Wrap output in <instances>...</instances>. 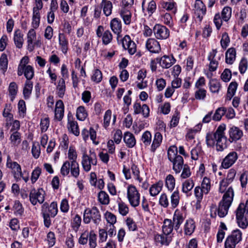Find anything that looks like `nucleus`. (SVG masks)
<instances>
[{
  "mask_svg": "<svg viewBox=\"0 0 248 248\" xmlns=\"http://www.w3.org/2000/svg\"><path fill=\"white\" fill-rule=\"evenodd\" d=\"M78 157V155L74 147L70 146L68 153V158L70 162H76Z\"/></svg>",
  "mask_w": 248,
  "mask_h": 248,
  "instance_id": "nucleus-51",
  "label": "nucleus"
},
{
  "mask_svg": "<svg viewBox=\"0 0 248 248\" xmlns=\"http://www.w3.org/2000/svg\"><path fill=\"white\" fill-rule=\"evenodd\" d=\"M101 220V216L99 209L93 206L92 208H87L83 214V222L89 224L91 221L95 225H98Z\"/></svg>",
  "mask_w": 248,
  "mask_h": 248,
  "instance_id": "nucleus-5",
  "label": "nucleus"
},
{
  "mask_svg": "<svg viewBox=\"0 0 248 248\" xmlns=\"http://www.w3.org/2000/svg\"><path fill=\"white\" fill-rule=\"evenodd\" d=\"M56 89L58 96L61 98H63L66 90L65 82L63 78L59 79Z\"/></svg>",
  "mask_w": 248,
  "mask_h": 248,
  "instance_id": "nucleus-28",
  "label": "nucleus"
},
{
  "mask_svg": "<svg viewBox=\"0 0 248 248\" xmlns=\"http://www.w3.org/2000/svg\"><path fill=\"white\" fill-rule=\"evenodd\" d=\"M234 197V191L232 187H230L223 196L222 199L219 203L217 214L220 217H223L228 214L229 208L232 204Z\"/></svg>",
  "mask_w": 248,
  "mask_h": 248,
  "instance_id": "nucleus-2",
  "label": "nucleus"
},
{
  "mask_svg": "<svg viewBox=\"0 0 248 248\" xmlns=\"http://www.w3.org/2000/svg\"><path fill=\"white\" fill-rule=\"evenodd\" d=\"M14 40L15 44L17 48H21L22 47L24 42L23 35L19 30L15 31Z\"/></svg>",
  "mask_w": 248,
  "mask_h": 248,
  "instance_id": "nucleus-25",
  "label": "nucleus"
},
{
  "mask_svg": "<svg viewBox=\"0 0 248 248\" xmlns=\"http://www.w3.org/2000/svg\"><path fill=\"white\" fill-rule=\"evenodd\" d=\"M57 204L52 202L49 205L45 202L41 207V214L43 217L44 224L46 227L48 228L51 225V218L54 217L58 213Z\"/></svg>",
  "mask_w": 248,
  "mask_h": 248,
  "instance_id": "nucleus-3",
  "label": "nucleus"
},
{
  "mask_svg": "<svg viewBox=\"0 0 248 248\" xmlns=\"http://www.w3.org/2000/svg\"><path fill=\"white\" fill-rule=\"evenodd\" d=\"M8 62L6 54L2 53L0 57V66L3 73H5L7 69Z\"/></svg>",
  "mask_w": 248,
  "mask_h": 248,
  "instance_id": "nucleus-52",
  "label": "nucleus"
},
{
  "mask_svg": "<svg viewBox=\"0 0 248 248\" xmlns=\"http://www.w3.org/2000/svg\"><path fill=\"white\" fill-rule=\"evenodd\" d=\"M32 87V82L31 81H26L23 91V93L25 99H28L30 98V95L31 93Z\"/></svg>",
  "mask_w": 248,
  "mask_h": 248,
  "instance_id": "nucleus-35",
  "label": "nucleus"
},
{
  "mask_svg": "<svg viewBox=\"0 0 248 248\" xmlns=\"http://www.w3.org/2000/svg\"><path fill=\"white\" fill-rule=\"evenodd\" d=\"M45 191L43 188H39L37 190L32 189L30 193V201L33 205H36L38 202L42 204L45 201Z\"/></svg>",
  "mask_w": 248,
  "mask_h": 248,
  "instance_id": "nucleus-9",
  "label": "nucleus"
},
{
  "mask_svg": "<svg viewBox=\"0 0 248 248\" xmlns=\"http://www.w3.org/2000/svg\"><path fill=\"white\" fill-rule=\"evenodd\" d=\"M231 15V8L229 7H225L222 11L221 17L224 21H227L230 18Z\"/></svg>",
  "mask_w": 248,
  "mask_h": 248,
  "instance_id": "nucleus-53",
  "label": "nucleus"
},
{
  "mask_svg": "<svg viewBox=\"0 0 248 248\" xmlns=\"http://www.w3.org/2000/svg\"><path fill=\"white\" fill-rule=\"evenodd\" d=\"M201 188L203 191L204 193H208L211 188L210 180L208 178L206 177L203 178Z\"/></svg>",
  "mask_w": 248,
  "mask_h": 248,
  "instance_id": "nucleus-50",
  "label": "nucleus"
},
{
  "mask_svg": "<svg viewBox=\"0 0 248 248\" xmlns=\"http://www.w3.org/2000/svg\"><path fill=\"white\" fill-rule=\"evenodd\" d=\"M162 140V136L159 132L155 133L153 143L151 145V151L154 152L157 148L161 144Z\"/></svg>",
  "mask_w": 248,
  "mask_h": 248,
  "instance_id": "nucleus-31",
  "label": "nucleus"
},
{
  "mask_svg": "<svg viewBox=\"0 0 248 248\" xmlns=\"http://www.w3.org/2000/svg\"><path fill=\"white\" fill-rule=\"evenodd\" d=\"M102 79V74L99 69H95L92 76V80L96 83H99Z\"/></svg>",
  "mask_w": 248,
  "mask_h": 248,
  "instance_id": "nucleus-60",
  "label": "nucleus"
},
{
  "mask_svg": "<svg viewBox=\"0 0 248 248\" xmlns=\"http://www.w3.org/2000/svg\"><path fill=\"white\" fill-rule=\"evenodd\" d=\"M105 218L108 223L113 225L116 222V217L111 212L107 211L105 214Z\"/></svg>",
  "mask_w": 248,
  "mask_h": 248,
  "instance_id": "nucleus-59",
  "label": "nucleus"
},
{
  "mask_svg": "<svg viewBox=\"0 0 248 248\" xmlns=\"http://www.w3.org/2000/svg\"><path fill=\"white\" fill-rule=\"evenodd\" d=\"M228 133L229 141L231 143L240 140L243 136V131L235 126H233L229 129Z\"/></svg>",
  "mask_w": 248,
  "mask_h": 248,
  "instance_id": "nucleus-12",
  "label": "nucleus"
},
{
  "mask_svg": "<svg viewBox=\"0 0 248 248\" xmlns=\"http://www.w3.org/2000/svg\"><path fill=\"white\" fill-rule=\"evenodd\" d=\"M173 227H174V226L172 221L169 219H165L163 222L162 232L165 235H170Z\"/></svg>",
  "mask_w": 248,
  "mask_h": 248,
  "instance_id": "nucleus-24",
  "label": "nucleus"
},
{
  "mask_svg": "<svg viewBox=\"0 0 248 248\" xmlns=\"http://www.w3.org/2000/svg\"><path fill=\"white\" fill-rule=\"evenodd\" d=\"M113 36L111 32L109 30H106L104 31L102 36V43L104 45H108L110 43L112 40Z\"/></svg>",
  "mask_w": 248,
  "mask_h": 248,
  "instance_id": "nucleus-44",
  "label": "nucleus"
},
{
  "mask_svg": "<svg viewBox=\"0 0 248 248\" xmlns=\"http://www.w3.org/2000/svg\"><path fill=\"white\" fill-rule=\"evenodd\" d=\"M230 42V37L227 33L224 32L222 35V38L220 40L221 47L223 49H226L229 46Z\"/></svg>",
  "mask_w": 248,
  "mask_h": 248,
  "instance_id": "nucleus-58",
  "label": "nucleus"
},
{
  "mask_svg": "<svg viewBox=\"0 0 248 248\" xmlns=\"http://www.w3.org/2000/svg\"><path fill=\"white\" fill-rule=\"evenodd\" d=\"M179 201V192L178 190L174 191L170 196V208L171 209L175 208L178 205Z\"/></svg>",
  "mask_w": 248,
  "mask_h": 248,
  "instance_id": "nucleus-34",
  "label": "nucleus"
},
{
  "mask_svg": "<svg viewBox=\"0 0 248 248\" xmlns=\"http://www.w3.org/2000/svg\"><path fill=\"white\" fill-rule=\"evenodd\" d=\"M152 136L151 133L146 131L142 135L141 140L145 145H148L151 143Z\"/></svg>",
  "mask_w": 248,
  "mask_h": 248,
  "instance_id": "nucleus-63",
  "label": "nucleus"
},
{
  "mask_svg": "<svg viewBox=\"0 0 248 248\" xmlns=\"http://www.w3.org/2000/svg\"><path fill=\"white\" fill-rule=\"evenodd\" d=\"M163 182L159 181L152 186L150 188V193L152 196H156L162 190Z\"/></svg>",
  "mask_w": 248,
  "mask_h": 248,
  "instance_id": "nucleus-30",
  "label": "nucleus"
},
{
  "mask_svg": "<svg viewBox=\"0 0 248 248\" xmlns=\"http://www.w3.org/2000/svg\"><path fill=\"white\" fill-rule=\"evenodd\" d=\"M68 127L69 130H70L75 136H78L79 135V130L77 122H69L68 124Z\"/></svg>",
  "mask_w": 248,
  "mask_h": 248,
  "instance_id": "nucleus-46",
  "label": "nucleus"
},
{
  "mask_svg": "<svg viewBox=\"0 0 248 248\" xmlns=\"http://www.w3.org/2000/svg\"><path fill=\"white\" fill-rule=\"evenodd\" d=\"M8 90L9 95L11 96V100L13 101L17 92V86L16 83L15 82H11L9 85Z\"/></svg>",
  "mask_w": 248,
  "mask_h": 248,
  "instance_id": "nucleus-49",
  "label": "nucleus"
},
{
  "mask_svg": "<svg viewBox=\"0 0 248 248\" xmlns=\"http://www.w3.org/2000/svg\"><path fill=\"white\" fill-rule=\"evenodd\" d=\"M184 218L180 212H175L173 217V224L175 230L177 231L180 225L184 221Z\"/></svg>",
  "mask_w": 248,
  "mask_h": 248,
  "instance_id": "nucleus-27",
  "label": "nucleus"
},
{
  "mask_svg": "<svg viewBox=\"0 0 248 248\" xmlns=\"http://www.w3.org/2000/svg\"><path fill=\"white\" fill-rule=\"evenodd\" d=\"M159 204L164 208H167L169 205V201L166 194H161L159 199Z\"/></svg>",
  "mask_w": 248,
  "mask_h": 248,
  "instance_id": "nucleus-57",
  "label": "nucleus"
},
{
  "mask_svg": "<svg viewBox=\"0 0 248 248\" xmlns=\"http://www.w3.org/2000/svg\"><path fill=\"white\" fill-rule=\"evenodd\" d=\"M210 89L213 93H218L220 88V82L216 79H212L209 82Z\"/></svg>",
  "mask_w": 248,
  "mask_h": 248,
  "instance_id": "nucleus-45",
  "label": "nucleus"
},
{
  "mask_svg": "<svg viewBox=\"0 0 248 248\" xmlns=\"http://www.w3.org/2000/svg\"><path fill=\"white\" fill-rule=\"evenodd\" d=\"M13 209L15 214L16 215L21 216L23 213L24 209L21 203L18 201H16L15 202Z\"/></svg>",
  "mask_w": 248,
  "mask_h": 248,
  "instance_id": "nucleus-56",
  "label": "nucleus"
},
{
  "mask_svg": "<svg viewBox=\"0 0 248 248\" xmlns=\"http://www.w3.org/2000/svg\"><path fill=\"white\" fill-rule=\"evenodd\" d=\"M127 197L133 206H137L140 203V196L136 188L133 186H130L127 190Z\"/></svg>",
  "mask_w": 248,
  "mask_h": 248,
  "instance_id": "nucleus-11",
  "label": "nucleus"
},
{
  "mask_svg": "<svg viewBox=\"0 0 248 248\" xmlns=\"http://www.w3.org/2000/svg\"><path fill=\"white\" fill-rule=\"evenodd\" d=\"M226 108L224 107L217 108L212 117V120L215 121H219L222 117L226 113Z\"/></svg>",
  "mask_w": 248,
  "mask_h": 248,
  "instance_id": "nucleus-38",
  "label": "nucleus"
},
{
  "mask_svg": "<svg viewBox=\"0 0 248 248\" xmlns=\"http://www.w3.org/2000/svg\"><path fill=\"white\" fill-rule=\"evenodd\" d=\"M98 199L99 202L102 204L108 205L109 203V196L104 191H101L99 192L98 194Z\"/></svg>",
  "mask_w": 248,
  "mask_h": 248,
  "instance_id": "nucleus-42",
  "label": "nucleus"
},
{
  "mask_svg": "<svg viewBox=\"0 0 248 248\" xmlns=\"http://www.w3.org/2000/svg\"><path fill=\"white\" fill-rule=\"evenodd\" d=\"M110 26L113 32L117 35V40H118L119 38L121 37L120 33L122 31L121 21L116 18H113L110 22Z\"/></svg>",
  "mask_w": 248,
  "mask_h": 248,
  "instance_id": "nucleus-18",
  "label": "nucleus"
},
{
  "mask_svg": "<svg viewBox=\"0 0 248 248\" xmlns=\"http://www.w3.org/2000/svg\"><path fill=\"white\" fill-rule=\"evenodd\" d=\"M178 150L176 146H171L168 150V157L170 161L173 160L174 158L178 156L177 154Z\"/></svg>",
  "mask_w": 248,
  "mask_h": 248,
  "instance_id": "nucleus-47",
  "label": "nucleus"
},
{
  "mask_svg": "<svg viewBox=\"0 0 248 248\" xmlns=\"http://www.w3.org/2000/svg\"><path fill=\"white\" fill-rule=\"evenodd\" d=\"M59 43L62 52L66 54L68 49V41L63 33H59Z\"/></svg>",
  "mask_w": 248,
  "mask_h": 248,
  "instance_id": "nucleus-21",
  "label": "nucleus"
},
{
  "mask_svg": "<svg viewBox=\"0 0 248 248\" xmlns=\"http://www.w3.org/2000/svg\"><path fill=\"white\" fill-rule=\"evenodd\" d=\"M89 153V155L84 153L82 156L81 165L83 170L86 172L91 170V164L94 166L97 164V157L95 153L92 150H90Z\"/></svg>",
  "mask_w": 248,
  "mask_h": 248,
  "instance_id": "nucleus-7",
  "label": "nucleus"
},
{
  "mask_svg": "<svg viewBox=\"0 0 248 248\" xmlns=\"http://www.w3.org/2000/svg\"><path fill=\"white\" fill-rule=\"evenodd\" d=\"M238 84L236 82L233 81L230 83L227 90L226 99L231 100L235 94Z\"/></svg>",
  "mask_w": 248,
  "mask_h": 248,
  "instance_id": "nucleus-33",
  "label": "nucleus"
},
{
  "mask_svg": "<svg viewBox=\"0 0 248 248\" xmlns=\"http://www.w3.org/2000/svg\"><path fill=\"white\" fill-rule=\"evenodd\" d=\"M124 140L126 145L129 148L133 147L136 144V140L132 134L126 132L124 136Z\"/></svg>",
  "mask_w": 248,
  "mask_h": 248,
  "instance_id": "nucleus-32",
  "label": "nucleus"
},
{
  "mask_svg": "<svg viewBox=\"0 0 248 248\" xmlns=\"http://www.w3.org/2000/svg\"><path fill=\"white\" fill-rule=\"evenodd\" d=\"M118 209L119 213L123 216H125L128 213V208L123 202H121L118 203Z\"/></svg>",
  "mask_w": 248,
  "mask_h": 248,
  "instance_id": "nucleus-62",
  "label": "nucleus"
},
{
  "mask_svg": "<svg viewBox=\"0 0 248 248\" xmlns=\"http://www.w3.org/2000/svg\"><path fill=\"white\" fill-rule=\"evenodd\" d=\"M194 11L197 17L201 21L206 12L205 5L202 0H195Z\"/></svg>",
  "mask_w": 248,
  "mask_h": 248,
  "instance_id": "nucleus-13",
  "label": "nucleus"
},
{
  "mask_svg": "<svg viewBox=\"0 0 248 248\" xmlns=\"http://www.w3.org/2000/svg\"><path fill=\"white\" fill-rule=\"evenodd\" d=\"M153 31L157 39H166L170 36L169 30L161 24H156L154 27Z\"/></svg>",
  "mask_w": 248,
  "mask_h": 248,
  "instance_id": "nucleus-10",
  "label": "nucleus"
},
{
  "mask_svg": "<svg viewBox=\"0 0 248 248\" xmlns=\"http://www.w3.org/2000/svg\"><path fill=\"white\" fill-rule=\"evenodd\" d=\"M154 239L156 243H160L162 245L165 246H169L172 241L171 236L165 235L163 232L161 234H155Z\"/></svg>",
  "mask_w": 248,
  "mask_h": 248,
  "instance_id": "nucleus-17",
  "label": "nucleus"
},
{
  "mask_svg": "<svg viewBox=\"0 0 248 248\" xmlns=\"http://www.w3.org/2000/svg\"><path fill=\"white\" fill-rule=\"evenodd\" d=\"M195 225L192 219H188L185 225V231L186 234L190 235L194 231Z\"/></svg>",
  "mask_w": 248,
  "mask_h": 248,
  "instance_id": "nucleus-40",
  "label": "nucleus"
},
{
  "mask_svg": "<svg viewBox=\"0 0 248 248\" xmlns=\"http://www.w3.org/2000/svg\"><path fill=\"white\" fill-rule=\"evenodd\" d=\"M165 185L169 191H172L175 185V180L171 174L167 176L165 179Z\"/></svg>",
  "mask_w": 248,
  "mask_h": 248,
  "instance_id": "nucleus-37",
  "label": "nucleus"
},
{
  "mask_svg": "<svg viewBox=\"0 0 248 248\" xmlns=\"http://www.w3.org/2000/svg\"><path fill=\"white\" fill-rule=\"evenodd\" d=\"M242 233L240 230H233L225 242V248H235L236 244L242 240Z\"/></svg>",
  "mask_w": 248,
  "mask_h": 248,
  "instance_id": "nucleus-8",
  "label": "nucleus"
},
{
  "mask_svg": "<svg viewBox=\"0 0 248 248\" xmlns=\"http://www.w3.org/2000/svg\"><path fill=\"white\" fill-rule=\"evenodd\" d=\"M10 140L11 144L14 146L18 145L21 142V134L17 131H14L11 134Z\"/></svg>",
  "mask_w": 248,
  "mask_h": 248,
  "instance_id": "nucleus-39",
  "label": "nucleus"
},
{
  "mask_svg": "<svg viewBox=\"0 0 248 248\" xmlns=\"http://www.w3.org/2000/svg\"><path fill=\"white\" fill-rule=\"evenodd\" d=\"M146 48L151 53H158L160 50L159 43L155 39L150 38L146 43Z\"/></svg>",
  "mask_w": 248,
  "mask_h": 248,
  "instance_id": "nucleus-16",
  "label": "nucleus"
},
{
  "mask_svg": "<svg viewBox=\"0 0 248 248\" xmlns=\"http://www.w3.org/2000/svg\"><path fill=\"white\" fill-rule=\"evenodd\" d=\"M7 166L12 170L14 178L16 181L20 180L22 176L21 168L20 165L16 162H13L11 160H8Z\"/></svg>",
  "mask_w": 248,
  "mask_h": 248,
  "instance_id": "nucleus-15",
  "label": "nucleus"
},
{
  "mask_svg": "<svg viewBox=\"0 0 248 248\" xmlns=\"http://www.w3.org/2000/svg\"><path fill=\"white\" fill-rule=\"evenodd\" d=\"M220 77L223 81L225 82L229 81L232 78L231 71L229 69H225L221 74Z\"/></svg>",
  "mask_w": 248,
  "mask_h": 248,
  "instance_id": "nucleus-61",
  "label": "nucleus"
},
{
  "mask_svg": "<svg viewBox=\"0 0 248 248\" xmlns=\"http://www.w3.org/2000/svg\"><path fill=\"white\" fill-rule=\"evenodd\" d=\"M236 58V51L234 48H229L225 54V61L228 64H232L233 63Z\"/></svg>",
  "mask_w": 248,
  "mask_h": 248,
  "instance_id": "nucleus-23",
  "label": "nucleus"
},
{
  "mask_svg": "<svg viewBox=\"0 0 248 248\" xmlns=\"http://www.w3.org/2000/svg\"><path fill=\"white\" fill-rule=\"evenodd\" d=\"M79 166L78 162H70L66 161L61 169V173L64 177L67 176L70 172L72 176L77 178L79 175Z\"/></svg>",
  "mask_w": 248,
  "mask_h": 248,
  "instance_id": "nucleus-6",
  "label": "nucleus"
},
{
  "mask_svg": "<svg viewBox=\"0 0 248 248\" xmlns=\"http://www.w3.org/2000/svg\"><path fill=\"white\" fill-rule=\"evenodd\" d=\"M120 15L125 24L128 25L131 22V13L126 9L123 8L120 11Z\"/></svg>",
  "mask_w": 248,
  "mask_h": 248,
  "instance_id": "nucleus-41",
  "label": "nucleus"
},
{
  "mask_svg": "<svg viewBox=\"0 0 248 248\" xmlns=\"http://www.w3.org/2000/svg\"><path fill=\"white\" fill-rule=\"evenodd\" d=\"M12 108L11 104H6L2 113L3 117L6 118L7 119H9V121L11 120L13 118V114L10 112Z\"/></svg>",
  "mask_w": 248,
  "mask_h": 248,
  "instance_id": "nucleus-54",
  "label": "nucleus"
},
{
  "mask_svg": "<svg viewBox=\"0 0 248 248\" xmlns=\"http://www.w3.org/2000/svg\"><path fill=\"white\" fill-rule=\"evenodd\" d=\"M63 113L64 104L61 100H59L56 103L55 117L59 121H61L63 117Z\"/></svg>",
  "mask_w": 248,
  "mask_h": 248,
  "instance_id": "nucleus-19",
  "label": "nucleus"
},
{
  "mask_svg": "<svg viewBox=\"0 0 248 248\" xmlns=\"http://www.w3.org/2000/svg\"><path fill=\"white\" fill-rule=\"evenodd\" d=\"M226 125L224 124L220 125L216 131L213 134L208 133L206 137V144L208 146H213L216 142L217 150L223 151L227 147V138L224 135Z\"/></svg>",
  "mask_w": 248,
  "mask_h": 248,
  "instance_id": "nucleus-1",
  "label": "nucleus"
},
{
  "mask_svg": "<svg viewBox=\"0 0 248 248\" xmlns=\"http://www.w3.org/2000/svg\"><path fill=\"white\" fill-rule=\"evenodd\" d=\"M36 34L33 29H31L27 34L28 49L30 51L34 49L33 41L36 39Z\"/></svg>",
  "mask_w": 248,
  "mask_h": 248,
  "instance_id": "nucleus-22",
  "label": "nucleus"
},
{
  "mask_svg": "<svg viewBox=\"0 0 248 248\" xmlns=\"http://www.w3.org/2000/svg\"><path fill=\"white\" fill-rule=\"evenodd\" d=\"M24 76L27 79V81H30L32 79L34 76V70L31 65H27L24 68Z\"/></svg>",
  "mask_w": 248,
  "mask_h": 248,
  "instance_id": "nucleus-55",
  "label": "nucleus"
},
{
  "mask_svg": "<svg viewBox=\"0 0 248 248\" xmlns=\"http://www.w3.org/2000/svg\"><path fill=\"white\" fill-rule=\"evenodd\" d=\"M101 6L103 8V13L106 16H109L112 13V4L108 0H102Z\"/></svg>",
  "mask_w": 248,
  "mask_h": 248,
  "instance_id": "nucleus-29",
  "label": "nucleus"
},
{
  "mask_svg": "<svg viewBox=\"0 0 248 248\" xmlns=\"http://www.w3.org/2000/svg\"><path fill=\"white\" fill-rule=\"evenodd\" d=\"M77 118L80 121H84L87 116V113L83 106H79L77 109Z\"/></svg>",
  "mask_w": 248,
  "mask_h": 248,
  "instance_id": "nucleus-48",
  "label": "nucleus"
},
{
  "mask_svg": "<svg viewBox=\"0 0 248 248\" xmlns=\"http://www.w3.org/2000/svg\"><path fill=\"white\" fill-rule=\"evenodd\" d=\"M237 159V153L234 151L231 152L223 159L221 166L224 169H228L235 162Z\"/></svg>",
  "mask_w": 248,
  "mask_h": 248,
  "instance_id": "nucleus-14",
  "label": "nucleus"
},
{
  "mask_svg": "<svg viewBox=\"0 0 248 248\" xmlns=\"http://www.w3.org/2000/svg\"><path fill=\"white\" fill-rule=\"evenodd\" d=\"M41 173V169L36 167L32 172L31 181L32 184L34 183L38 179Z\"/></svg>",
  "mask_w": 248,
  "mask_h": 248,
  "instance_id": "nucleus-64",
  "label": "nucleus"
},
{
  "mask_svg": "<svg viewBox=\"0 0 248 248\" xmlns=\"http://www.w3.org/2000/svg\"><path fill=\"white\" fill-rule=\"evenodd\" d=\"M235 212L238 226L243 229L246 228L248 225V200L245 203H241Z\"/></svg>",
  "mask_w": 248,
  "mask_h": 248,
  "instance_id": "nucleus-4",
  "label": "nucleus"
},
{
  "mask_svg": "<svg viewBox=\"0 0 248 248\" xmlns=\"http://www.w3.org/2000/svg\"><path fill=\"white\" fill-rule=\"evenodd\" d=\"M194 186V183L192 179L186 180L183 183L182 191L187 193L193 188Z\"/></svg>",
  "mask_w": 248,
  "mask_h": 248,
  "instance_id": "nucleus-43",
  "label": "nucleus"
},
{
  "mask_svg": "<svg viewBox=\"0 0 248 248\" xmlns=\"http://www.w3.org/2000/svg\"><path fill=\"white\" fill-rule=\"evenodd\" d=\"M175 59L172 57L164 55L160 61V65L164 68H169L174 63Z\"/></svg>",
  "mask_w": 248,
  "mask_h": 248,
  "instance_id": "nucleus-26",
  "label": "nucleus"
},
{
  "mask_svg": "<svg viewBox=\"0 0 248 248\" xmlns=\"http://www.w3.org/2000/svg\"><path fill=\"white\" fill-rule=\"evenodd\" d=\"M202 124H199L193 129H189L186 135V138L188 140H192L194 139L195 134L200 131L202 128Z\"/></svg>",
  "mask_w": 248,
  "mask_h": 248,
  "instance_id": "nucleus-36",
  "label": "nucleus"
},
{
  "mask_svg": "<svg viewBox=\"0 0 248 248\" xmlns=\"http://www.w3.org/2000/svg\"><path fill=\"white\" fill-rule=\"evenodd\" d=\"M173 164V170L176 173H179L183 168L184 160L181 155H178L174 158L173 160L170 161Z\"/></svg>",
  "mask_w": 248,
  "mask_h": 248,
  "instance_id": "nucleus-20",
  "label": "nucleus"
}]
</instances>
